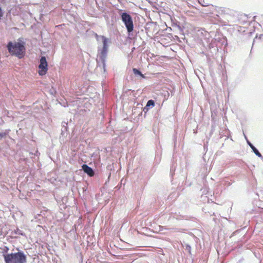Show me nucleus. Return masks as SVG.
<instances>
[{"label":"nucleus","instance_id":"nucleus-1","mask_svg":"<svg viewBox=\"0 0 263 263\" xmlns=\"http://www.w3.org/2000/svg\"><path fill=\"white\" fill-rule=\"evenodd\" d=\"M25 43L19 39L17 41L9 42L7 46V49L11 55H14L19 59L23 58L25 55Z\"/></svg>","mask_w":263,"mask_h":263},{"label":"nucleus","instance_id":"nucleus-2","mask_svg":"<svg viewBox=\"0 0 263 263\" xmlns=\"http://www.w3.org/2000/svg\"><path fill=\"white\" fill-rule=\"evenodd\" d=\"M6 263H26V256L23 252L11 253L4 256Z\"/></svg>","mask_w":263,"mask_h":263},{"label":"nucleus","instance_id":"nucleus-3","mask_svg":"<svg viewBox=\"0 0 263 263\" xmlns=\"http://www.w3.org/2000/svg\"><path fill=\"white\" fill-rule=\"evenodd\" d=\"M121 18L124 23L127 31L131 32L134 29L133 21L131 16L126 12H124L121 14Z\"/></svg>","mask_w":263,"mask_h":263},{"label":"nucleus","instance_id":"nucleus-4","mask_svg":"<svg viewBox=\"0 0 263 263\" xmlns=\"http://www.w3.org/2000/svg\"><path fill=\"white\" fill-rule=\"evenodd\" d=\"M39 69L38 73L40 76H44L47 73L48 71V64L45 57H41L39 65Z\"/></svg>","mask_w":263,"mask_h":263},{"label":"nucleus","instance_id":"nucleus-5","mask_svg":"<svg viewBox=\"0 0 263 263\" xmlns=\"http://www.w3.org/2000/svg\"><path fill=\"white\" fill-rule=\"evenodd\" d=\"M82 168L84 172L89 176L92 177L94 175L95 173L93 170L87 165L83 164L82 165Z\"/></svg>","mask_w":263,"mask_h":263},{"label":"nucleus","instance_id":"nucleus-6","mask_svg":"<svg viewBox=\"0 0 263 263\" xmlns=\"http://www.w3.org/2000/svg\"><path fill=\"white\" fill-rule=\"evenodd\" d=\"M101 37L102 39V41H103V49H102V53L103 54H106L107 50V48H108V45H107L108 40H107V39L106 37H105L104 36H102Z\"/></svg>","mask_w":263,"mask_h":263},{"label":"nucleus","instance_id":"nucleus-7","mask_svg":"<svg viewBox=\"0 0 263 263\" xmlns=\"http://www.w3.org/2000/svg\"><path fill=\"white\" fill-rule=\"evenodd\" d=\"M249 145L253 150V152L258 156L259 157H261L262 155L259 152V151L251 143H249Z\"/></svg>","mask_w":263,"mask_h":263},{"label":"nucleus","instance_id":"nucleus-8","mask_svg":"<svg viewBox=\"0 0 263 263\" xmlns=\"http://www.w3.org/2000/svg\"><path fill=\"white\" fill-rule=\"evenodd\" d=\"M133 72L135 74H138V75H140L141 77L144 78V75L138 69H137L136 68H134Z\"/></svg>","mask_w":263,"mask_h":263},{"label":"nucleus","instance_id":"nucleus-9","mask_svg":"<svg viewBox=\"0 0 263 263\" xmlns=\"http://www.w3.org/2000/svg\"><path fill=\"white\" fill-rule=\"evenodd\" d=\"M155 106V102L153 100H148L146 104V107L152 106L154 107Z\"/></svg>","mask_w":263,"mask_h":263},{"label":"nucleus","instance_id":"nucleus-10","mask_svg":"<svg viewBox=\"0 0 263 263\" xmlns=\"http://www.w3.org/2000/svg\"><path fill=\"white\" fill-rule=\"evenodd\" d=\"M198 2L199 4L203 7H206L209 5L208 3H205L204 0H198Z\"/></svg>","mask_w":263,"mask_h":263},{"label":"nucleus","instance_id":"nucleus-11","mask_svg":"<svg viewBox=\"0 0 263 263\" xmlns=\"http://www.w3.org/2000/svg\"><path fill=\"white\" fill-rule=\"evenodd\" d=\"M6 133H0V140L4 137L6 136Z\"/></svg>","mask_w":263,"mask_h":263},{"label":"nucleus","instance_id":"nucleus-12","mask_svg":"<svg viewBox=\"0 0 263 263\" xmlns=\"http://www.w3.org/2000/svg\"><path fill=\"white\" fill-rule=\"evenodd\" d=\"M166 229H167L165 228L164 227H162V226H160V231H162V230H166Z\"/></svg>","mask_w":263,"mask_h":263}]
</instances>
